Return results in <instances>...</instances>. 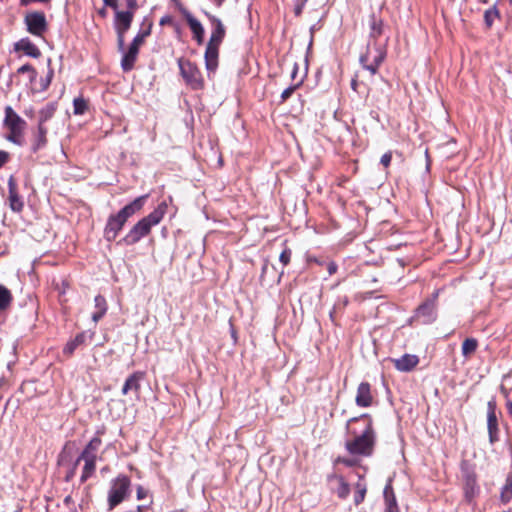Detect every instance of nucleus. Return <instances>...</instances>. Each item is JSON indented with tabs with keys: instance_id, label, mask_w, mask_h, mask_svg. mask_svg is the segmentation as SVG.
Segmentation results:
<instances>
[{
	"instance_id": "obj_34",
	"label": "nucleus",
	"mask_w": 512,
	"mask_h": 512,
	"mask_svg": "<svg viewBox=\"0 0 512 512\" xmlns=\"http://www.w3.org/2000/svg\"><path fill=\"white\" fill-rule=\"evenodd\" d=\"M88 108L87 101L82 97H77L73 101V111L76 115H83Z\"/></svg>"
},
{
	"instance_id": "obj_41",
	"label": "nucleus",
	"mask_w": 512,
	"mask_h": 512,
	"mask_svg": "<svg viewBox=\"0 0 512 512\" xmlns=\"http://www.w3.org/2000/svg\"><path fill=\"white\" fill-rule=\"evenodd\" d=\"M150 495V492L148 489H146L145 487H143L142 485H138L136 487V498L137 500H143L145 498H147L148 496Z\"/></svg>"
},
{
	"instance_id": "obj_20",
	"label": "nucleus",
	"mask_w": 512,
	"mask_h": 512,
	"mask_svg": "<svg viewBox=\"0 0 512 512\" xmlns=\"http://www.w3.org/2000/svg\"><path fill=\"white\" fill-rule=\"evenodd\" d=\"M132 11H116V30L117 32H126L132 23Z\"/></svg>"
},
{
	"instance_id": "obj_28",
	"label": "nucleus",
	"mask_w": 512,
	"mask_h": 512,
	"mask_svg": "<svg viewBox=\"0 0 512 512\" xmlns=\"http://www.w3.org/2000/svg\"><path fill=\"white\" fill-rule=\"evenodd\" d=\"M13 301V295L11 291L0 284V312L8 309Z\"/></svg>"
},
{
	"instance_id": "obj_24",
	"label": "nucleus",
	"mask_w": 512,
	"mask_h": 512,
	"mask_svg": "<svg viewBox=\"0 0 512 512\" xmlns=\"http://www.w3.org/2000/svg\"><path fill=\"white\" fill-rule=\"evenodd\" d=\"M16 49L23 51L26 55L38 58L40 56V50L33 44L29 39H22L16 44Z\"/></svg>"
},
{
	"instance_id": "obj_23",
	"label": "nucleus",
	"mask_w": 512,
	"mask_h": 512,
	"mask_svg": "<svg viewBox=\"0 0 512 512\" xmlns=\"http://www.w3.org/2000/svg\"><path fill=\"white\" fill-rule=\"evenodd\" d=\"M488 411H487V426L489 434H492V432L498 431V423H497V417H496V403L494 400H491L488 402L487 405Z\"/></svg>"
},
{
	"instance_id": "obj_31",
	"label": "nucleus",
	"mask_w": 512,
	"mask_h": 512,
	"mask_svg": "<svg viewBox=\"0 0 512 512\" xmlns=\"http://www.w3.org/2000/svg\"><path fill=\"white\" fill-rule=\"evenodd\" d=\"M464 489L467 497H472L475 494L477 490V481L475 474L466 473Z\"/></svg>"
},
{
	"instance_id": "obj_52",
	"label": "nucleus",
	"mask_w": 512,
	"mask_h": 512,
	"mask_svg": "<svg viewBox=\"0 0 512 512\" xmlns=\"http://www.w3.org/2000/svg\"><path fill=\"white\" fill-rule=\"evenodd\" d=\"M496 433L497 432H492V434H489L490 442L491 443H493L496 440Z\"/></svg>"
},
{
	"instance_id": "obj_25",
	"label": "nucleus",
	"mask_w": 512,
	"mask_h": 512,
	"mask_svg": "<svg viewBox=\"0 0 512 512\" xmlns=\"http://www.w3.org/2000/svg\"><path fill=\"white\" fill-rule=\"evenodd\" d=\"M94 303L96 311L92 314V320L97 323L107 312V302L102 295H97Z\"/></svg>"
},
{
	"instance_id": "obj_26",
	"label": "nucleus",
	"mask_w": 512,
	"mask_h": 512,
	"mask_svg": "<svg viewBox=\"0 0 512 512\" xmlns=\"http://www.w3.org/2000/svg\"><path fill=\"white\" fill-rule=\"evenodd\" d=\"M81 461L84 462V466L82 469L80 481L81 483H85L89 478H91L95 474L97 460L82 459Z\"/></svg>"
},
{
	"instance_id": "obj_35",
	"label": "nucleus",
	"mask_w": 512,
	"mask_h": 512,
	"mask_svg": "<svg viewBox=\"0 0 512 512\" xmlns=\"http://www.w3.org/2000/svg\"><path fill=\"white\" fill-rule=\"evenodd\" d=\"M498 17H499V12L495 7L486 10L484 13V20H485L487 27L490 28L493 25L495 19H497Z\"/></svg>"
},
{
	"instance_id": "obj_1",
	"label": "nucleus",
	"mask_w": 512,
	"mask_h": 512,
	"mask_svg": "<svg viewBox=\"0 0 512 512\" xmlns=\"http://www.w3.org/2000/svg\"><path fill=\"white\" fill-rule=\"evenodd\" d=\"M346 428L351 437L345 443L347 451L352 455H372L376 435L371 417L368 414L353 417L347 421Z\"/></svg>"
},
{
	"instance_id": "obj_30",
	"label": "nucleus",
	"mask_w": 512,
	"mask_h": 512,
	"mask_svg": "<svg viewBox=\"0 0 512 512\" xmlns=\"http://www.w3.org/2000/svg\"><path fill=\"white\" fill-rule=\"evenodd\" d=\"M84 341L85 335L83 333L76 335L74 339H72L65 345L63 349V354L70 357L74 353L75 349L81 344H83Z\"/></svg>"
},
{
	"instance_id": "obj_9",
	"label": "nucleus",
	"mask_w": 512,
	"mask_h": 512,
	"mask_svg": "<svg viewBox=\"0 0 512 512\" xmlns=\"http://www.w3.org/2000/svg\"><path fill=\"white\" fill-rule=\"evenodd\" d=\"M27 31L34 36H42L48 28L45 14L43 12H31L25 16Z\"/></svg>"
},
{
	"instance_id": "obj_29",
	"label": "nucleus",
	"mask_w": 512,
	"mask_h": 512,
	"mask_svg": "<svg viewBox=\"0 0 512 512\" xmlns=\"http://www.w3.org/2000/svg\"><path fill=\"white\" fill-rule=\"evenodd\" d=\"M330 479H334L337 481L338 487L336 489V493L338 497L345 499L350 493L349 484L345 481V479L342 476L339 475H333L330 477Z\"/></svg>"
},
{
	"instance_id": "obj_47",
	"label": "nucleus",
	"mask_w": 512,
	"mask_h": 512,
	"mask_svg": "<svg viewBox=\"0 0 512 512\" xmlns=\"http://www.w3.org/2000/svg\"><path fill=\"white\" fill-rule=\"evenodd\" d=\"M337 462L338 463H343L344 465L348 466V467H351V466H354L356 461L353 460V459H348V458H338L337 459Z\"/></svg>"
},
{
	"instance_id": "obj_11",
	"label": "nucleus",
	"mask_w": 512,
	"mask_h": 512,
	"mask_svg": "<svg viewBox=\"0 0 512 512\" xmlns=\"http://www.w3.org/2000/svg\"><path fill=\"white\" fill-rule=\"evenodd\" d=\"M8 204L13 212L20 213L24 208L23 198L19 195L18 186L13 176L8 179Z\"/></svg>"
},
{
	"instance_id": "obj_15",
	"label": "nucleus",
	"mask_w": 512,
	"mask_h": 512,
	"mask_svg": "<svg viewBox=\"0 0 512 512\" xmlns=\"http://www.w3.org/2000/svg\"><path fill=\"white\" fill-rule=\"evenodd\" d=\"M145 373L142 371H136L131 374L125 381L122 387V394L126 395L129 391H134L135 393H139L140 391V383L144 379Z\"/></svg>"
},
{
	"instance_id": "obj_43",
	"label": "nucleus",
	"mask_w": 512,
	"mask_h": 512,
	"mask_svg": "<svg viewBox=\"0 0 512 512\" xmlns=\"http://www.w3.org/2000/svg\"><path fill=\"white\" fill-rule=\"evenodd\" d=\"M391 160H392V153L389 151V152H386L385 154L382 155V157L380 159V163L385 168H387L390 165Z\"/></svg>"
},
{
	"instance_id": "obj_54",
	"label": "nucleus",
	"mask_w": 512,
	"mask_h": 512,
	"mask_svg": "<svg viewBox=\"0 0 512 512\" xmlns=\"http://www.w3.org/2000/svg\"><path fill=\"white\" fill-rule=\"evenodd\" d=\"M146 506L145 505H139L137 506V512H144L146 510Z\"/></svg>"
},
{
	"instance_id": "obj_44",
	"label": "nucleus",
	"mask_w": 512,
	"mask_h": 512,
	"mask_svg": "<svg viewBox=\"0 0 512 512\" xmlns=\"http://www.w3.org/2000/svg\"><path fill=\"white\" fill-rule=\"evenodd\" d=\"M10 159L8 152L0 150V168H2Z\"/></svg>"
},
{
	"instance_id": "obj_49",
	"label": "nucleus",
	"mask_w": 512,
	"mask_h": 512,
	"mask_svg": "<svg viewBox=\"0 0 512 512\" xmlns=\"http://www.w3.org/2000/svg\"><path fill=\"white\" fill-rule=\"evenodd\" d=\"M104 4L114 10H117L118 3L117 0H103Z\"/></svg>"
},
{
	"instance_id": "obj_45",
	"label": "nucleus",
	"mask_w": 512,
	"mask_h": 512,
	"mask_svg": "<svg viewBox=\"0 0 512 512\" xmlns=\"http://www.w3.org/2000/svg\"><path fill=\"white\" fill-rule=\"evenodd\" d=\"M307 0H301L297 5L295 6L294 13L296 16H299L302 13L303 7L305 5Z\"/></svg>"
},
{
	"instance_id": "obj_18",
	"label": "nucleus",
	"mask_w": 512,
	"mask_h": 512,
	"mask_svg": "<svg viewBox=\"0 0 512 512\" xmlns=\"http://www.w3.org/2000/svg\"><path fill=\"white\" fill-rule=\"evenodd\" d=\"M48 129L45 125L38 124L37 130L33 134L32 150L37 152L44 148L47 144Z\"/></svg>"
},
{
	"instance_id": "obj_12",
	"label": "nucleus",
	"mask_w": 512,
	"mask_h": 512,
	"mask_svg": "<svg viewBox=\"0 0 512 512\" xmlns=\"http://www.w3.org/2000/svg\"><path fill=\"white\" fill-rule=\"evenodd\" d=\"M206 16L208 17L212 25V32L208 44L220 46L225 37V27L222 21L216 16L211 15L209 13H206Z\"/></svg>"
},
{
	"instance_id": "obj_21",
	"label": "nucleus",
	"mask_w": 512,
	"mask_h": 512,
	"mask_svg": "<svg viewBox=\"0 0 512 512\" xmlns=\"http://www.w3.org/2000/svg\"><path fill=\"white\" fill-rule=\"evenodd\" d=\"M186 21L190 27V30L193 33L194 39L197 41L198 44H202L205 33L202 24L191 14L186 15Z\"/></svg>"
},
{
	"instance_id": "obj_13",
	"label": "nucleus",
	"mask_w": 512,
	"mask_h": 512,
	"mask_svg": "<svg viewBox=\"0 0 512 512\" xmlns=\"http://www.w3.org/2000/svg\"><path fill=\"white\" fill-rule=\"evenodd\" d=\"M373 397L371 394V386L368 382H362L359 384L355 402L359 407L371 406Z\"/></svg>"
},
{
	"instance_id": "obj_16",
	"label": "nucleus",
	"mask_w": 512,
	"mask_h": 512,
	"mask_svg": "<svg viewBox=\"0 0 512 512\" xmlns=\"http://www.w3.org/2000/svg\"><path fill=\"white\" fill-rule=\"evenodd\" d=\"M418 362L419 359L416 355L405 354L394 360V366L399 371L407 372L415 368Z\"/></svg>"
},
{
	"instance_id": "obj_38",
	"label": "nucleus",
	"mask_w": 512,
	"mask_h": 512,
	"mask_svg": "<svg viewBox=\"0 0 512 512\" xmlns=\"http://www.w3.org/2000/svg\"><path fill=\"white\" fill-rule=\"evenodd\" d=\"M301 83L302 82L300 81L294 85L287 87L281 94V101L282 102L287 101L292 96V94L295 92V90L301 85Z\"/></svg>"
},
{
	"instance_id": "obj_55",
	"label": "nucleus",
	"mask_w": 512,
	"mask_h": 512,
	"mask_svg": "<svg viewBox=\"0 0 512 512\" xmlns=\"http://www.w3.org/2000/svg\"><path fill=\"white\" fill-rule=\"evenodd\" d=\"M351 87L353 90H357V80L353 79L352 82H351Z\"/></svg>"
},
{
	"instance_id": "obj_3",
	"label": "nucleus",
	"mask_w": 512,
	"mask_h": 512,
	"mask_svg": "<svg viewBox=\"0 0 512 512\" xmlns=\"http://www.w3.org/2000/svg\"><path fill=\"white\" fill-rule=\"evenodd\" d=\"M167 211V204L161 202L149 215L139 220L120 241L126 245H134L147 236L152 227L158 225Z\"/></svg>"
},
{
	"instance_id": "obj_27",
	"label": "nucleus",
	"mask_w": 512,
	"mask_h": 512,
	"mask_svg": "<svg viewBox=\"0 0 512 512\" xmlns=\"http://www.w3.org/2000/svg\"><path fill=\"white\" fill-rule=\"evenodd\" d=\"M478 348V341L475 338H466L461 347L462 355L469 359L477 350Z\"/></svg>"
},
{
	"instance_id": "obj_40",
	"label": "nucleus",
	"mask_w": 512,
	"mask_h": 512,
	"mask_svg": "<svg viewBox=\"0 0 512 512\" xmlns=\"http://www.w3.org/2000/svg\"><path fill=\"white\" fill-rule=\"evenodd\" d=\"M357 492L354 497V502L356 505H359L361 502H363L366 494V489L364 487H361L359 484L357 485Z\"/></svg>"
},
{
	"instance_id": "obj_58",
	"label": "nucleus",
	"mask_w": 512,
	"mask_h": 512,
	"mask_svg": "<svg viewBox=\"0 0 512 512\" xmlns=\"http://www.w3.org/2000/svg\"><path fill=\"white\" fill-rule=\"evenodd\" d=\"M508 392H511V398H512V388L508 389Z\"/></svg>"
},
{
	"instance_id": "obj_6",
	"label": "nucleus",
	"mask_w": 512,
	"mask_h": 512,
	"mask_svg": "<svg viewBox=\"0 0 512 512\" xmlns=\"http://www.w3.org/2000/svg\"><path fill=\"white\" fill-rule=\"evenodd\" d=\"M385 57V48L377 42L369 41L366 52L360 56V63L364 69L374 75L377 73L378 68L384 61Z\"/></svg>"
},
{
	"instance_id": "obj_7",
	"label": "nucleus",
	"mask_w": 512,
	"mask_h": 512,
	"mask_svg": "<svg viewBox=\"0 0 512 512\" xmlns=\"http://www.w3.org/2000/svg\"><path fill=\"white\" fill-rule=\"evenodd\" d=\"M178 65L181 75L188 85L193 89H201L203 87L204 81L201 72L194 63L181 58L178 60Z\"/></svg>"
},
{
	"instance_id": "obj_46",
	"label": "nucleus",
	"mask_w": 512,
	"mask_h": 512,
	"mask_svg": "<svg viewBox=\"0 0 512 512\" xmlns=\"http://www.w3.org/2000/svg\"><path fill=\"white\" fill-rule=\"evenodd\" d=\"M338 266L335 262L331 261L327 265V271L329 275H333L337 272Z\"/></svg>"
},
{
	"instance_id": "obj_56",
	"label": "nucleus",
	"mask_w": 512,
	"mask_h": 512,
	"mask_svg": "<svg viewBox=\"0 0 512 512\" xmlns=\"http://www.w3.org/2000/svg\"><path fill=\"white\" fill-rule=\"evenodd\" d=\"M217 6H220L224 0H212Z\"/></svg>"
},
{
	"instance_id": "obj_50",
	"label": "nucleus",
	"mask_w": 512,
	"mask_h": 512,
	"mask_svg": "<svg viewBox=\"0 0 512 512\" xmlns=\"http://www.w3.org/2000/svg\"><path fill=\"white\" fill-rule=\"evenodd\" d=\"M126 1V4H127V7L131 10H134L136 9L137 7V0H125Z\"/></svg>"
},
{
	"instance_id": "obj_10",
	"label": "nucleus",
	"mask_w": 512,
	"mask_h": 512,
	"mask_svg": "<svg viewBox=\"0 0 512 512\" xmlns=\"http://www.w3.org/2000/svg\"><path fill=\"white\" fill-rule=\"evenodd\" d=\"M102 433V431H97L96 435L88 442V444L82 450L81 454L79 455L75 462V466H77L82 459H98V451L102 445V440L100 438V434Z\"/></svg>"
},
{
	"instance_id": "obj_22",
	"label": "nucleus",
	"mask_w": 512,
	"mask_h": 512,
	"mask_svg": "<svg viewBox=\"0 0 512 512\" xmlns=\"http://www.w3.org/2000/svg\"><path fill=\"white\" fill-rule=\"evenodd\" d=\"M385 512H399L396 497L391 484L384 488Z\"/></svg>"
},
{
	"instance_id": "obj_48",
	"label": "nucleus",
	"mask_w": 512,
	"mask_h": 512,
	"mask_svg": "<svg viewBox=\"0 0 512 512\" xmlns=\"http://www.w3.org/2000/svg\"><path fill=\"white\" fill-rule=\"evenodd\" d=\"M118 34V47L121 51H124V34L125 32H117Z\"/></svg>"
},
{
	"instance_id": "obj_53",
	"label": "nucleus",
	"mask_w": 512,
	"mask_h": 512,
	"mask_svg": "<svg viewBox=\"0 0 512 512\" xmlns=\"http://www.w3.org/2000/svg\"><path fill=\"white\" fill-rule=\"evenodd\" d=\"M297 71H298V67L297 65L295 64L294 65V68H293V71H292V74H291V77L292 78H295L296 74H297Z\"/></svg>"
},
{
	"instance_id": "obj_39",
	"label": "nucleus",
	"mask_w": 512,
	"mask_h": 512,
	"mask_svg": "<svg viewBox=\"0 0 512 512\" xmlns=\"http://www.w3.org/2000/svg\"><path fill=\"white\" fill-rule=\"evenodd\" d=\"M291 255H292V252L289 248H285L281 254H280V257H279V260L280 262L286 266L289 264L290 260H291Z\"/></svg>"
},
{
	"instance_id": "obj_8",
	"label": "nucleus",
	"mask_w": 512,
	"mask_h": 512,
	"mask_svg": "<svg viewBox=\"0 0 512 512\" xmlns=\"http://www.w3.org/2000/svg\"><path fill=\"white\" fill-rule=\"evenodd\" d=\"M437 293L427 299L415 311L414 320L421 324H431L437 319Z\"/></svg>"
},
{
	"instance_id": "obj_36",
	"label": "nucleus",
	"mask_w": 512,
	"mask_h": 512,
	"mask_svg": "<svg viewBox=\"0 0 512 512\" xmlns=\"http://www.w3.org/2000/svg\"><path fill=\"white\" fill-rule=\"evenodd\" d=\"M501 393L506 399V409L509 416L512 417V398H511V392H508V389L504 386H501L500 388Z\"/></svg>"
},
{
	"instance_id": "obj_4",
	"label": "nucleus",
	"mask_w": 512,
	"mask_h": 512,
	"mask_svg": "<svg viewBox=\"0 0 512 512\" xmlns=\"http://www.w3.org/2000/svg\"><path fill=\"white\" fill-rule=\"evenodd\" d=\"M131 494V480L124 474H119L110 482L107 494L108 511L114 510Z\"/></svg>"
},
{
	"instance_id": "obj_37",
	"label": "nucleus",
	"mask_w": 512,
	"mask_h": 512,
	"mask_svg": "<svg viewBox=\"0 0 512 512\" xmlns=\"http://www.w3.org/2000/svg\"><path fill=\"white\" fill-rule=\"evenodd\" d=\"M150 34V31L149 30H146V31H143V32H140L138 33L132 43L130 45L136 47V48H140V46L144 43V40L145 38Z\"/></svg>"
},
{
	"instance_id": "obj_57",
	"label": "nucleus",
	"mask_w": 512,
	"mask_h": 512,
	"mask_svg": "<svg viewBox=\"0 0 512 512\" xmlns=\"http://www.w3.org/2000/svg\"><path fill=\"white\" fill-rule=\"evenodd\" d=\"M73 474H74V471H71V473H69V474L67 475V479L69 480V479H70V477H72V476H73Z\"/></svg>"
},
{
	"instance_id": "obj_19",
	"label": "nucleus",
	"mask_w": 512,
	"mask_h": 512,
	"mask_svg": "<svg viewBox=\"0 0 512 512\" xmlns=\"http://www.w3.org/2000/svg\"><path fill=\"white\" fill-rule=\"evenodd\" d=\"M139 49L130 45L127 51H123L121 67L125 72L131 71L137 60Z\"/></svg>"
},
{
	"instance_id": "obj_2",
	"label": "nucleus",
	"mask_w": 512,
	"mask_h": 512,
	"mask_svg": "<svg viewBox=\"0 0 512 512\" xmlns=\"http://www.w3.org/2000/svg\"><path fill=\"white\" fill-rule=\"evenodd\" d=\"M147 197V195L137 197L118 213L109 216L104 229V237L107 241L111 242L116 239L127 220L143 208Z\"/></svg>"
},
{
	"instance_id": "obj_51",
	"label": "nucleus",
	"mask_w": 512,
	"mask_h": 512,
	"mask_svg": "<svg viewBox=\"0 0 512 512\" xmlns=\"http://www.w3.org/2000/svg\"><path fill=\"white\" fill-rule=\"evenodd\" d=\"M52 76H53V71L50 70L49 73H48L47 79H45V82H46L45 83V88L50 84Z\"/></svg>"
},
{
	"instance_id": "obj_17",
	"label": "nucleus",
	"mask_w": 512,
	"mask_h": 512,
	"mask_svg": "<svg viewBox=\"0 0 512 512\" xmlns=\"http://www.w3.org/2000/svg\"><path fill=\"white\" fill-rule=\"evenodd\" d=\"M369 41L377 42V39L383 34L384 23L380 17H377L374 13L369 18Z\"/></svg>"
},
{
	"instance_id": "obj_42",
	"label": "nucleus",
	"mask_w": 512,
	"mask_h": 512,
	"mask_svg": "<svg viewBox=\"0 0 512 512\" xmlns=\"http://www.w3.org/2000/svg\"><path fill=\"white\" fill-rule=\"evenodd\" d=\"M17 72L19 74L31 73V78H34L36 76V71L30 64L22 65L18 68Z\"/></svg>"
},
{
	"instance_id": "obj_33",
	"label": "nucleus",
	"mask_w": 512,
	"mask_h": 512,
	"mask_svg": "<svg viewBox=\"0 0 512 512\" xmlns=\"http://www.w3.org/2000/svg\"><path fill=\"white\" fill-rule=\"evenodd\" d=\"M500 498L503 503H508L512 499V472L506 478L505 484L501 489Z\"/></svg>"
},
{
	"instance_id": "obj_32",
	"label": "nucleus",
	"mask_w": 512,
	"mask_h": 512,
	"mask_svg": "<svg viewBox=\"0 0 512 512\" xmlns=\"http://www.w3.org/2000/svg\"><path fill=\"white\" fill-rule=\"evenodd\" d=\"M56 111V105L54 103H48L39 111L38 124L45 125V123L51 119Z\"/></svg>"
},
{
	"instance_id": "obj_5",
	"label": "nucleus",
	"mask_w": 512,
	"mask_h": 512,
	"mask_svg": "<svg viewBox=\"0 0 512 512\" xmlns=\"http://www.w3.org/2000/svg\"><path fill=\"white\" fill-rule=\"evenodd\" d=\"M26 121L22 119L10 106L5 108L4 126L9 133L6 139L16 145H23Z\"/></svg>"
},
{
	"instance_id": "obj_14",
	"label": "nucleus",
	"mask_w": 512,
	"mask_h": 512,
	"mask_svg": "<svg viewBox=\"0 0 512 512\" xmlns=\"http://www.w3.org/2000/svg\"><path fill=\"white\" fill-rule=\"evenodd\" d=\"M219 46L207 44L205 51V66L208 74L214 73L218 67Z\"/></svg>"
}]
</instances>
